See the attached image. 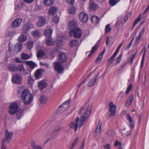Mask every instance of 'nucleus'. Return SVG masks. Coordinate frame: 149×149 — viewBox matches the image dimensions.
Returning <instances> with one entry per match:
<instances>
[{
	"instance_id": "nucleus-1",
	"label": "nucleus",
	"mask_w": 149,
	"mask_h": 149,
	"mask_svg": "<svg viewBox=\"0 0 149 149\" xmlns=\"http://www.w3.org/2000/svg\"><path fill=\"white\" fill-rule=\"evenodd\" d=\"M92 106L89 105L86 109L83 115L80 119L79 117H77L75 120L76 122H72L69 124V126L71 128H74L75 132H76L78 127H81L84 124L85 121L87 120L90 116L91 113Z\"/></svg>"
},
{
	"instance_id": "nucleus-2",
	"label": "nucleus",
	"mask_w": 149,
	"mask_h": 149,
	"mask_svg": "<svg viewBox=\"0 0 149 149\" xmlns=\"http://www.w3.org/2000/svg\"><path fill=\"white\" fill-rule=\"evenodd\" d=\"M21 97L24 104L25 105L30 104L33 99V96L27 89H25L23 91Z\"/></svg>"
},
{
	"instance_id": "nucleus-3",
	"label": "nucleus",
	"mask_w": 149,
	"mask_h": 149,
	"mask_svg": "<svg viewBox=\"0 0 149 149\" xmlns=\"http://www.w3.org/2000/svg\"><path fill=\"white\" fill-rule=\"evenodd\" d=\"M70 35L73 36L75 38H80L81 36V30L77 28H75L70 30Z\"/></svg>"
},
{
	"instance_id": "nucleus-4",
	"label": "nucleus",
	"mask_w": 149,
	"mask_h": 149,
	"mask_svg": "<svg viewBox=\"0 0 149 149\" xmlns=\"http://www.w3.org/2000/svg\"><path fill=\"white\" fill-rule=\"evenodd\" d=\"M18 107L16 103L11 104L9 108V112L10 114L13 115L17 112Z\"/></svg>"
},
{
	"instance_id": "nucleus-5",
	"label": "nucleus",
	"mask_w": 149,
	"mask_h": 149,
	"mask_svg": "<svg viewBox=\"0 0 149 149\" xmlns=\"http://www.w3.org/2000/svg\"><path fill=\"white\" fill-rule=\"evenodd\" d=\"M22 76L18 74L13 75L12 78V81L15 84H19L22 83Z\"/></svg>"
},
{
	"instance_id": "nucleus-6",
	"label": "nucleus",
	"mask_w": 149,
	"mask_h": 149,
	"mask_svg": "<svg viewBox=\"0 0 149 149\" xmlns=\"http://www.w3.org/2000/svg\"><path fill=\"white\" fill-rule=\"evenodd\" d=\"M61 63L56 62L54 63L55 70L59 73H61L64 70Z\"/></svg>"
},
{
	"instance_id": "nucleus-7",
	"label": "nucleus",
	"mask_w": 149,
	"mask_h": 149,
	"mask_svg": "<svg viewBox=\"0 0 149 149\" xmlns=\"http://www.w3.org/2000/svg\"><path fill=\"white\" fill-rule=\"evenodd\" d=\"M109 111L111 112L109 117H112L116 114V105L113 104L112 101L109 102Z\"/></svg>"
},
{
	"instance_id": "nucleus-8",
	"label": "nucleus",
	"mask_w": 149,
	"mask_h": 149,
	"mask_svg": "<svg viewBox=\"0 0 149 149\" xmlns=\"http://www.w3.org/2000/svg\"><path fill=\"white\" fill-rule=\"evenodd\" d=\"M66 54L63 52H60L58 57V62L63 63L66 62L67 59Z\"/></svg>"
},
{
	"instance_id": "nucleus-9",
	"label": "nucleus",
	"mask_w": 149,
	"mask_h": 149,
	"mask_svg": "<svg viewBox=\"0 0 149 149\" xmlns=\"http://www.w3.org/2000/svg\"><path fill=\"white\" fill-rule=\"evenodd\" d=\"M13 133V132L9 131L6 130L5 137L4 140L3 141H4L7 143H8L12 139Z\"/></svg>"
},
{
	"instance_id": "nucleus-10",
	"label": "nucleus",
	"mask_w": 149,
	"mask_h": 149,
	"mask_svg": "<svg viewBox=\"0 0 149 149\" xmlns=\"http://www.w3.org/2000/svg\"><path fill=\"white\" fill-rule=\"evenodd\" d=\"M89 7L91 11H95L99 8L98 4L94 2L93 0H90Z\"/></svg>"
},
{
	"instance_id": "nucleus-11",
	"label": "nucleus",
	"mask_w": 149,
	"mask_h": 149,
	"mask_svg": "<svg viewBox=\"0 0 149 149\" xmlns=\"http://www.w3.org/2000/svg\"><path fill=\"white\" fill-rule=\"evenodd\" d=\"M46 21V19L43 17H38L37 22L36 25L39 27H41L45 24Z\"/></svg>"
},
{
	"instance_id": "nucleus-12",
	"label": "nucleus",
	"mask_w": 149,
	"mask_h": 149,
	"mask_svg": "<svg viewBox=\"0 0 149 149\" xmlns=\"http://www.w3.org/2000/svg\"><path fill=\"white\" fill-rule=\"evenodd\" d=\"M22 22V19L19 18L15 19L12 22L11 27L12 28L19 27Z\"/></svg>"
},
{
	"instance_id": "nucleus-13",
	"label": "nucleus",
	"mask_w": 149,
	"mask_h": 149,
	"mask_svg": "<svg viewBox=\"0 0 149 149\" xmlns=\"http://www.w3.org/2000/svg\"><path fill=\"white\" fill-rule=\"evenodd\" d=\"M59 126H55L54 128V129L51 132V135L53 136H55L56 135H58L60 131L63 128Z\"/></svg>"
},
{
	"instance_id": "nucleus-14",
	"label": "nucleus",
	"mask_w": 149,
	"mask_h": 149,
	"mask_svg": "<svg viewBox=\"0 0 149 149\" xmlns=\"http://www.w3.org/2000/svg\"><path fill=\"white\" fill-rule=\"evenodd\" d=\"M17 71H19L23 74H28L29 73L26 72L24 68V65L22 64H19L17 67Z\"/></svg>"
},
{
	"instance_id": "nucleus-15",
	"label": "nucleus",
	"mask_w": 149,
	"mask_h": 149,
	"mask_svg": "<svg viewBox=\"0 0 149 149\" xmlns=\"http://www.w3.org/2000/svg\"><path fill=\"white\" fill-rule=\"evenodd\" d=\"M79 18L80 20L83 23H85L88 19V16L86 14L82 12L79 14Z\"/></svg>"
},
{
	"instance_id": "nucleus-16",
	"label": "nucleus",
	"mask_w": 149,
	"mask_h": 149,
	"mask_svg": "<svg viewBox=\"0 0 149 149\" xmlns=\"http://www.w3.org/2000/svg\"><path fill=\"white\" fill-rule=\"evenodd\" d=\"M47 84L46 81L42 80L38 83V86L40 90H42L43 89L47 87Z\"/></svg>"
},
{
	"instance_id": "nucleus-17",
	"label": "nucleus",
	"mask_w": 149,
	"mask_h": 149,
	"mask_svg": "<svg viewBox=\"0 0 149 149\" xmlns=\"http://www.w3.org/2000/svg\"><path fill=\"white\" fill-rule=\"evenodd\" d=\"M90 19L92 23L96 24H98L99 18L97 16L95 15H93L91 17Z\"/></svg>"
},
{
	"instance_id": "nucleus-18",
	"label": "nucleus",
	"mask_w": 149,
	"mask_h": 149,
	"mask_svg": "<svg viewBox=\"0 0 149 149\" xmlns=\"http://www.w3.org/2000/svg\"><path fill=\"white\" fill-rule=\"evenodd\" d=\"M76 22L74 20L70 21L68 23V28L70 31L74 29L76 27Z\"/></svg>"
},
{
	"instance_id": "nucleus-19",
	"label": "nucleus",
	"mask_w": 149,
	"mask_h": 149,
	"mask_svg": "<svg viewBox=\"0 0 149 149\" xmlns=\"http://www.w3.org/2000/svg\"><path fill=\"white\" fill-rule=\"evenodd\" d=\"M57 10V8L54 6L51 7L48 11V13L49 15H53L55 14Z\"/></svg>"
},
{
	"instance_id": "nucleus-20",
	"label": "nucleus",
	"mask_w": 149,
	"mask_h": 149,
	"mask_svg": "<svg viewBox=\"0 0 149 149\" xmlns=\"http://www.w3.org/2000/svg\"><path fill=\"white\" fill-rule=\"evenodd\" d=\"M52 33V30L51 29H49L44 31L43 34L47 38H49L51 36Z\"/></svg>"
},
{
	"instance_id": "nucleus-21",
	"label": "nucleus",
	"mask_w": 149,
	"mask_h": 149,
	"mask_svg": "<svg viewBox=\"0 0 149 149\" xmlns=\"http://www.w3.org/2000/svg\"><path fill=\"white\" fill-rule=\"evenodd\" d=\"M22 48V44L20 43H18L15 46L13 50L14 52H19L21 51Z\"/></svg>"
},
{
	"instance_id": "nucleus-22",
	"label": "nucleus",
	"mask_w": 149,
	"mask_h": 149,
	"mask_svg": "<svg viewBox=\"0 0 149 149\" xmlns=\"http://www.w3.org/2000/svg\"><path fill=\"white\" fill-rule=\"evenodd\" d=\"M79 41L77 40H71L70 42L69 45L70 47H72L78 45Z\"/></svg>"
},
{
	"instance_id": "nucleus-23",
	"label": "nucleus",
	"mask_w": 149,
	"mask_h": 149,
	"mask_svg": "<svg viewBox=\"0 0 149 149\" xmlns=\"http://www.w3.org/2000/svg\"><path fill=\"white\" fill-rule=\"evenodd\" d=\"M97 80L96 79H95L93 77H92L87 83V85L88 86L91 87L94 85L95 83Z\"/></svg>"
},
{
	"instance_id": "nucleus-24",
	"label": "nucleus",
	"mask_w": 149,
	"mask_h": 149,
	"mask_svg": "<svg viewBox=\"0 0 149 149\" xmlns=\"http://www.w3.org/2000/svg\"><path fill=\"white\" fill-rule=\"evenodd\" d=\"M31 148L33 149H42V148L39 145L36 144L33 141H32L31 143Z\"/></svg>"
},
{
	"instance_id": "nucleus-25",
	"label": "nucleus",
	"mask_w": 149,
	"mask_h": 149,
	"mask_svg": "<svg viewBox=\"0 0 149 149\" xmlns=\"http://www.w3.org/2000/svg\"><path fill=\"white\" fill-rule=\"evenodd\" d=\"M47 97L45 96L42 95L40 98V102L41 104H43L45 103L47 100Z\"/></svg>"
},
{
	"instance_id": "nucleus-26",
	"label": "nucleus",
	"mask_w": 149,
	"mask_h": 149,
	"mask_svg": "<svg viewBox=\"0 0 149 149\" xmlns=\"http://www.w3.org/2000/svg\"><path fill=\"white\" fill-rule=\"evenodd\" d=\"M26 64L29 65L31 69H33L36 66V64L31 61H27L26 62Z\"/></svg>"
},
{
	"instance_id": "nucleus-27",
	"label": "nucleus",
	"mask_w": 149,
	"mask_h": 149,
	"mask_svg": "<svg viewBox=\"0 0 149 149\" xmlns=\"http://www.w3.org/2000/svg\"><path fill=\"white\" fill-rule=\"evenodd\" d=\"M54 0H44V3L45 5L49 6L52 5Z\"/></svg>"
},
{
	"instance_id": "nucleus-28",
	"label": "nucleus",
	"mask_w": 149,
	"mask_h": 149,
	"mask_svg": "<svg viewBox=\"0 0 149 149\" xmlns=\"http://www.w3.org/2000/svg\"><path fill=\"white\" fill-rule=\"evenodd\" d=\"M26 39L27 38L26 36L22 34L19 36L18 38V41L19 42H23L26 40Z\"/></svg>"
},
{
	"instance_id": "nucleus-29",
	"label": "nucleus",
	"mask_w": 149,
	"mask_h": 149,
	"mask_svg": "<svg viewBox=\"0 0 149 149\" xmlns=\"http://www.w3.org/2000/svg\"><path fill=\"white\" fill-rule=\"evenodd\" d=\"M68 12L71 14H73L75 13V9L74 6H68L67 8Z\"/></svg>"
},
{
	"instance_id": "nucleus-30",
	"label": "nucleus",
	"mask_w": 149,
	"mask_h": 149,
	"mask_svg": "<svg viewBox=\"0 0 149 149\" xmlns=\"http://www.w3.org/2000/svg\"><path fill=\"white\" fill-rule=\"evenodd\" d=\"M102 123L101 122V120H100L99 121L98 124L97 126V128H96L95 132L97 133H100L101 130V125Z\"/></svg>"
},
{
	"instance_id": "nucleus-31",
	"label": "nucleus",
	"mask_w": 149,
	"mask_h": 149,
	"mask_svg": "<svg viewBox=\"0 0 149 149\" xmlns=\"http://www.w3.org/2000/svg\"><path fill=\"white\" fill-rule=\"evenodd\" d=\"M133 98V95L130 96L127 99V102L125 105L126 106H129L131 104Z\"/></svg>"
},
{
	"instance_id": "nucleus-32",
	"label": "nucleus",
	"mask_w": 149,
	"mask_h": 149,
	"mask_svg": "<svg viewBox=\"0 0 149 149\" xmlns=\"http://www.w3.org/2000/svg\"><path fill=\"white\" fill-rule=\"evenodd\" d=\"M22 28L23 33H26L29 31V27L27 24H26L22 26Z\"/></svg>"
},
{
	"instance_id": "nucleus-33",
	"label": "nucleus",
	"mask_w": 149,
	"mask_h": 149,
	"mask_svg": "<svg viewBox=\"0 0 149 149\" xmlns=\"http://www.w3.org/2000/svg\"><path fill=\"white\" fill-rule=\"evenodd\" d=\"M45 55V52L43 50H40L37 54V56L38 58H42Z\"/></svg>"
},
{
	"instance_id": "nucleus-34",
	"label": "nucleus",
	"mask_w": 149,
	"mask_h": 149,
	"mask_svg": "<svg viewBox=\"0 0 149 149\" xmlns=\"http://www.w3.org/2000/svg\"><path fill=\"white\" fill-rule=\"evenodd\" d=\"M23 116V111L22 110H19L17 112L16 115V118L17 119L19 120Z\"/></svg>"
},
{
	"instance_id": "nucleus-35",
	"label": "nucleus",
	"mask_w": 149,
	"mask_h": 149,
	"mask_svg": "<svg viewBox=\"0 0 149 149\" xmlns=\"http://www.w3.org/2000/svg\"><path fill=\"white\" fill-rule=\"evenodd\" d=\"M97 46L96 45H95L93 46L91 50L90 53L88 55V57H91L92 55L94 53V52L96 51L97 48Z\"/></svg>"
},
{
	"instance_id": "nucleus-36",
	"label": "nucleus",
	"mask_w": 149,
	"mask_h": 149,
	"mask_svg": "<svg viewBox=\"0 0 149 149\" xmlns=\"http://www.w3.org/2000/svg\"><path fill=\"white\" fill-rule=\"evenodd\" d=\"M8 70L10 71L16 72L17 71V67L15 65H11L9 66L8 67Z\"/></svg>"
},
{
	"instance_id": "nucleus-37",
	"label": "nucleus",
	"mask_w": 149,
	"mask_h": 149,
	"mask_svg": "<svg viewBox=\"0 0 149 149\" xmlns=\"http://www.w3.org/2000/svg\"><path fill=\"white\" fill-rule=\"evenodd\" d=\"M46 43L48 46H51L53 45L54 43V42L52 39H48L46 40Z\"/></svg>"
},
{
	"instance_id": "nucleus-38",
	"label": "nucleus",
	"mask_w": 149,
	"mask_h": 149,
	"mask_svg": "<svg viewBox=\"0 0 149 149\" xmlns=\"http://www.w3.org/2000/svg\"><path fill=\"white\" fill-rule=\"evenodd\" d=\"M41 74V72L39 69L37 70L35 73V76L36 79H38L40 78V76Z\"/></svg>"
},
{
	"instance_id": "nucleus-39",
	"label": "nucleus",
	"mask_w": 149,
	"mask_h": 149,
	"mask_svg": "<svg viewBox=\"0 0 149 149\" xmlns=\"http://www.w3.org/2000/svg\"><path fill=\"white\" fill-rule=\"evenodd\" d=\"M21 57L23 60L28 59L30 58V56L27 54L23 53L22 54Z\"/></svg>"
},
{
	"instance_id": "nucleus-40",
	"label": "nucleus",
	"mask_w": 149,
	"mask_h": 149,
	"mask_svg": "<svg viewBox=\"0 0 149 149\" xmlns=\"http://www.w3.org/2000/svg\"><path fill=\"white\" fill-rule=\"evenodd\" d=\"M31 34L33 36L35 37L39 36L40 34V32L37 30L33 31Z\"/></svg>"
},
{
	"instance_id": "nucleus-41",
	"label": "nucleus",
	"mask_w": 149,
	"mask_h": 149,
	"mask_svg": "<svg viewBox=\"0 0 149 149\" xmlns=\"http://www.w3.org/2000/svg\"><path fill=\"white\" fill-rule=\"evenodd\" d=\"M119 1H117V0H109V2L110 5L111 6H113L116 5Z\"/></svg>"
},
{
	"instance_id": "nucleus-42",
	"label": "nucleus",
	"mask_w": 149,
	"mask_h": 149,
	"mask_svg": "<svg viewBox=\"0 0 149 149\" xmlns=\"http://www.w3.org/2000/svg\"><path fill=\"white\" fill-rule=\"evenodd\" d=\"M123 53H120L118 56V57L116 58V60L117 62L116 63H115V64L116 65H117L120 62L121 60L122 57L123 56Z\"/></svg>"
},
{
	"instance_id": "nucleus-43",
	"label": "nucleus",
	"mask_w": 149,
	"mask_h": 149,
	"mask_svg": "<svg viewBox=\"0 0 149 149\" xmlns=\"http://www.w3.org/2000/svg\"><path fill=\"white\" fill-rule=\"evenodd\" d=\"M111 30V29L110 27V24H108L107 25L105 28V33H108Z\"/></svg>"
},
{
	"instance_id": "nucleus-44",
	"label": "nucleus",
	"mask_w": 149,
	"mask_h": 149,
	"mask_svg": "<svg viewBox=\"0 0 149 149\" xmlns=\"http://www.w3.org/2000/svg\"><path fill=\"white\" fill-rule=\"evenodd\" d=\"M116 56L113 54L109 59L108 61V63L109 64H112Z\"/></svg>"
},
{
	"instance_id": "nucleus-45",
	"label": "nucleus",
	"mask_w": 149,
	"mask_h": 149,
	"mask_svg": "<svg viewBox=\"0 0 149 149\" xmlns=\"http://www.w3.org/2000/svg\"><path fill=\"white\" fill-rule=\"evenodd\" d=\"M79 138L78 137H76L74 140L73 143L72 144L71 146L74 147V146L77 144L79 142Z\"/></svg>"
},
{
	"instance_id": "nucleus-46",
	"label": "nucleus",
	"mask_w": 149,
	"mask_h": 149,
	"mask_svg": "<svg viewBox=\"0 0 149 149\" xmlns=\"http://www.w3.org/2000/svg\"><path fill=\"white\" fill-rule=\"evenodd\" d=\"M15 32L13 31H9L6 33L7 36H12L15 34Z\"/></svg>"
},
{
	"instance_id": "nucleus-47",
	"label": "nucleus",
	"mask_w": 149,
	"mask_h": 149,
	"mask_svg": "<svg viewBox=\"0 0 149 149\" xmlns=\"http://www.w3.org/2000/svg\"><path fill=\"white\" fill-rule=\"evenodd\" d=\"M55 43L57 47H59L60 46L62 45L63 42L61 40H57Z\"/></svg>"
},
{
	"instance_id": "nucleus-48",
	"label": "nucleus",
	"mask_w": 149,
	"mask_h": 149,
	"mask_svg": "<svg viewBox=\"0 0 149 149\" xmlns=\"http://www.w3.org/2000/svg\"><path fill=\"white\" fill-rule=\"evenodd\" d=\"M132 87V85L131 84H130L128 87H127L125 92V94L127 95V94L130 92V90H131Z\"/></svg>"
},
{
	"instance_id": "nucleus-49",
	"label": "nucleus",
	"mask_w": 149,
	"mask_h": 149,
	"mask_svg": "<svg viewBox=\"0 0 149 149\" xmlns=\"http://www.w3.org/2000/svg\"><path fill=\"white\" fill-rule=\"evenodd\" d=\"M71 102V100L69 99L66 101L65 102L63 103L59 107V109L61 107H64V105H66L67 106L69 105L70 103Z\"/></svg>"
},
{
	"instance_id": "nucleus-50",
	"label": "nucleus",
	"mask_w": 149,
	"mask_h": 149,
	"mask_svg": "<svg viewBox=\"0 0 149 149\" xmlns=\"http://www.w3.org/2000/svg\"><path fill=\"white\" fill-rule=\"evenodd\" d=\"M134 40V37H133L132 40H131L130 42L124 48V50H126L128 49H129L131 46V44L132 43V41Z\"/></svg>"
},
{
	"instance_id": "nucleus-51",
	"label": "nucleus",
	"mask_w": 149,
	"mask_h": 149,
	"mask_svg": "<svg viewBox=\"0 0 149 149\" xmlns=\"http://www.w3.org/2000/svg\"><path fill=\"white\" fill-rule=\"evenodd\" d=\"M123 45V43H122L119 45L118 47L117 48V49H116V50L115 52L113 54H114L115 56H116L120 48Z\"/></svg>"
},
{
	"instance_id": "nucleus-52",
	"label": "nucleus",
	"mask_w": 149,
	"mask_h": 149,
	"mask_svg": "<svg viewBox=\"0 0 149 149\" xmlns=\"http://www.w3.org/2000/svg\"><path fill=\"white\" fill-rule=\"evenodd\" d=\"M53 21L56 23H57L59 20V18L58 17L56 16H54L52 19Z\"/></svg>"
},
{
	"instance_id": "nucleus-53",
	"label": "nucleus",
	"mask_w": 149,
	"mask_h": 149,
	"mask_svg": "<svg viewBox=\"0 0 149 149\" xmlns=\"http://www.w3.org/2000/svg\"><path fill=\"white\" fill-rule=\"evenodd\" d=\"M102 58V57L101 56L99 55L98 57L96 59L95 62L98 64L101 61V59Z\"/></svg>"
},
{
	"instance_id": "nucleus-54",
	"label": "nucleus",
	"mask_w": 149,
	"mask_h": 149,
	"mask_svg": "<svg viewBox=\"0 0 149 149\" xmlns=\"http://www.w3.org/2000/svg\"><path fill=\"white\" fill-rule=\"evenodd\" d=\"M127 119L130 123H133V121L131 117L129 114H127Z\"/></svg>"
},
{
	"instance_id": "nucleus-55",
	"label": "nucleus",
	"mask_w": 149,
	"mask_h": 149,
	"mask_svg": "<svg viewBox=\"0 0 149 149\" xmlns=\"http://www.w3.org/2000/svg\"><path fill=\"white\" fill-rule=\"evenodd\" d=\"M141 15H139L137 18L136 19L135 21L134 22V23L135 24H136L138 23L139 21L141 19Z\"/></svg>"
},
{
	"instance_id": "nucleus-56",
	"label": "nucleus",
	"mask_w": 149,
	"mask_h": 149,
	"mask_svg": "<svg viewBox=\"0 0 149 149\" xmlns=\"http://www.w3.org/2000/svg\"><path fill=\"white\" fill-rule=\"evenodd\" d=\"M28 81L29 84H32L34 82V80L31 77H29L28 79Z\"/></svg>"
},
{
	"instance_id": "nucleus-57",
	"label": "nucleus",
	"mask_w": 149,
	"mask_h": 149,
	"mask_svg": "<svg viewBox=\"0 0 149 149\" xmlns=\"http://www.w3.org/2000/svg\"><path fill=\"white\" fill-rule=\"evenodd\" d=\"M33 47V43H28L27 45V49H31Z\"/></svg>"
},
{
	"instance_id": "nucleus-58",
	"label": "nucleus",
	"mask_w": 149,
	"mask_h": 149,
	"mask_svg": "<svg viewBox=\"0 0 149 149\" xmlns=\"http://www.w3.org/2000/svg\"><path fill=\"white\" fill-rule=\"evenodd\" d=\"M66 2L68 4L73 5L74 3V0H66Z\"/></svg>"
},
{
	"instance_id": "nucleus-59",
	"label": "nucleus",
	"mask_w": 149,
	"mask_h": 149,
	"mask_svg": "<svg viewBox=\"0 0 149 149\" xmlns=\"http://www.w3.org/2000/svg\"><path fill=\"white\" fill-rule=\"evenodd\" d=\"M121 145V143L120 142H118V141H116L115 143L114 144V146L115 147H117L118 146H120Z\"/></svg>"
},
{
	"instance_id": "nucleus-60",
	"label": "nucleus",
	"mask_w": 149,
	"mask_h": 149,
	"mask_svg": "<svg viewBox=\"0 0 149 149\" xmlns=\"http://www.w3.org/2000/svg\"><path fill=\"white\" fill-rule=\"evenodd\" d=\"M84 108H85L84 106H82L81 107V108H80V109H79V113L80 114H81L82 111L84 109Z\"/></svg>"
},
{
	"instance_id": "nucleus-61",
	"label": "nucleus",
	"mask_w": 149,
	"mask_h": 149,
	"mask_svg": "<svg viewBox=\"0 0 149 149\" xmlns=\"http://www.w3.org/2000/svg\"><path fill=\"white\" fill-rule=\"evenodd\" d=\"M111 38L109 37H107V40H106V44L107 45H109V43L110 42Z\"/></svg>"
},
{
	"instance_id": "nucleus-62",
	"label": "nucleus",
	"mask_w": 149,
	"mask_h": 149,
	"mask_svg": "<svg viewBox=\"0 0 149 149\" xmlns=\"http://www.w3.org/2000/svg\"><path fill=\"white\" fill-rule=\"evenodd\" d=\"M104 149H110V144H108L107 145H106L104 146Z\"/></svg>"
},
{
	"instance_id": "nucleus-63",
	"label": "nucleus",
	"mask_w": 149,
	"mask_h": 149,
	"mask_svg": "<svg viewBox=\"0 0 149 149\" xmlns=\"http://www.w3.org/2000/svg\"><path fill=\"white\" fill-rule=\"evenodd\" d=\"M135 55L134 54H132L130 58V61L132 63V62L133 60L134 57Z\"/></svg>"
},
{
	"instance_id": "nucleus-64",
	"label": "nucleus",
	"mask_w": 149,
	"mask_h": 149,
	"mask_svg": "<svg viewBox=\"0 0 149 149\" xmlns=\"http://www.w3.org/2000/svg\"><path fill=\"white\" fill-rule=\"evenodd\" d=\"M5 143V141H3L2 143V146L1 149H6V148L4 146V143Z\"/></svg>"
}]
</instances>
